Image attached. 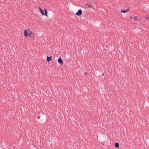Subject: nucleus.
Wrapping results in <instances>:
<instances>
[{
    "label": "nucleus",
    "instance_id": "nucleus-11",
    "mask_svg": "<svg viewBox=\"0 0 149 149\" xmlns=\"http://www.w3.org/2000/svg\"><path fill=\"white\" fill-rule=\"evenodd\" d=\"M88 7H92L93 6H91L90 5H88Z\"/></svg>",
    "mask_w": 149,
    "mask_h": 149
},
{
    "label": "nucleus",
    "instance_id": "nucleus-4",
    "mask_svg": "<svg viewBox=\"0 0 149 149\" xmlns=\"http://www.w3.org/2000/svg\"><path fill=\"white\" fill-rule=\"evenodd\" d=\"M58 62L59 63H60L61 65L63 63V62L61 58H58Z\"/></svg>",
    "mask_w": 149,
    "mask_h": 149
},
{
    "label": "nucleus",
    "instance_id": "nucleus-8",
    "mask_svg": "<svg viewBox=\"0 0 149 149\" xmlns=\"http://www.w3.org/2000/svg\"><path fill=\"white\" fill-rule=\"evenodd\" d=\"M138 17L137 16H135L133 18V19L134 21H136L138 19Z\"/></svg>",
    "mask_w": 149,
    "mask_h": 149
},
{
    "label": "nucleus",
    "instance_id": "nucleus-2",
    "mask_svg": "<svg viewBox=\"0 0 149 149\" xmlns=\"http://www.w3.org/2000/svg\"><path fill=\"white\" fill-rule=\"evenodd\" d=\"M29 33V30H25L24 31V35L25 36V37H27L28 35H29L30 36H31V37H34V34H33L32 35V34H31L29 33V34L28 33Z\"/></svg>",
    "mask_w": 149,
    "mask_h": 149
},
{
    "label": "nucleus",
    "instance_id": "nucleus-10",
    "mask_svg": "<svg viewBox=\"0 0 149 149\" xmlns=\"http://www.w3.org/2000/svg\"><path fill=\"white\" fill-rule=\"evenodd\" d=\"M145 19L146 20H148V19H149V17H148V16H146L145 17Z\"/></svg>",
    "mask_w": 149,
    "mask_h": 149
},
{
    "label": "nucleus",
    "instance_id": "nucleus-1",
    "mask_svg": "<svg viewBox=\"0 0 149 149\" xmlns=\"http://www.w3.org/2000/svg\"><path fill=\"white\" fill-rule=\"evenodd\" d=\"M39 9L42 15H44L47 17L48 16L47 15V11L46 9H45L44 10L45 12V13H44V11L42 10L40 8Z\"/></svg>",
    "mask_w": 149,
    "mask_h": 149
},
{
    "label": "nucleus",
    "instance_id": "nucleus-9",
    "mask_svg": "<svg viewBox=\"0 0 149 149\" xmlns=\"http://www.w3.org/2000/svg\"><path fill=\"white\" fill-rule=\"evenodd\" d=\"M29 30V33L32 34V35H33V34H34V33H33L32 31H30L29 30Z\"/></svg>",
    "mask_w": 149,
    "mask_h": 149
},
{
    "label": "nucleus",
    "instance_id": "nucleus-6",
    "mask_svg": "<svg viewBox=\"0 0 149 149\" xmlns=\"http://www.w3.org/2000/svg\"><path fill=\"white\" fill-rule=\"evenodd\" d=\"M115 146L116 148H118L119 146V144L118 143L116 142L115 143Z\"/></svg>",
    "mask_w": 149,
    "mask_h": 149
},
{
    "label": "nucleus",
    "instance_id": "nucleus-12",
    "mask_svg": "<svg viewBox=\"0 0 149 149\" xmlns=\"http://www.w3.org/2000/svg\"><path fill=\"white\" fill-rule=\"evenodd\" d=\"M132 17H130V19H132Z\"/></svg>",
    "mask_w": 149,
    "mask_h": 149
},
{
    "label": "nucleus",
    "instance_id": "nucleus-14",
    "mask_svg": "<svg viewBox=\"0 0 149 149\" xmlns=\"http://www.w3.org/2000/svg\"><path fill=\"white\" fill-rule=\"evenodd\" d=\"M86 73H86V72H85V74H86Z\"/></svg>",
    "mask_w": 149,
    "mask_h": 149
},
{
    "label": "nucleus",
    "instance_id": "nucleus-7",
    "mask_svg": "<svg viewBox=\"0 0 149 149\" xmlns=\"http://www.w3.org/2000/svg\"><path fill=\"white\" fill-rule=\"evenodd\" d=\"M129 10V9H126V10H121V11L123 13H125L126 12L128 11Z\"/></svg>",
    "mask_w": 149,
    "mask_h": 149
},
{
    "label": "nucleus",
    "instance_id": "nucleus-5",
    "mask_svg": "<svg viewBox=\"0 0 149 149\" xmlns=\"http://www.w3.org/2000/svg\"><path fill=\"white\" fill-rule=\"evenodd\" d=\"M52 56H50V57H48L47 56V61L48 62H49L50 61L52 60Z\"/></svg>",
    "mask_w": 149,
    "mask_h": 149
},
{
    "label": "nucleus",
    "instance_id": "nucleus-13",
    "mask_svg": "<svg viewBox=\"0 0 149 149\" xmlns=\"http://www.w3.org/2000/svg\"><path fill=\"white\" fill-rule=\"evenodd\" d=\"M102 75H104V74H102Z\"/></svg>",
    "mask_w": 149,
    "mask_h": 149
},
{
    "label": "nucleus",
    "instance_id": "nucleus-3",
    "mask_svg": "<svg viewBox=\"0 0 149 149\" xmlns=\"http://www.w3.org/2000/svg\"><path fill=\"white\" fill-rule=\"evenodd\" d=\"M82 13L81 10V9H79L75 14L76 15L79 16Z\"/></svg>",
    "mask_w": 149,
    "mask_h": 149
}]
</instances>
